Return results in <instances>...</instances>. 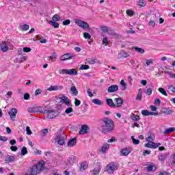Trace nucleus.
<instances>
[{
    "label": "nucleus",
    "mask_w": 175,
    "mask_h": 175,
    "mask_svg": "<svg viewBox=\"0 0 175 175\" xmlns=\"http://www.w3.org/2000/svg\"><path fill=\"white\" fill-rule=\"evenodd\" d=\"M100 126L103 131L111 132V131H114V122L109 118H103L101 119Z\"/></svg>",
    "instance_id": "nucleus-1"
},
{
    "label": "nucleus",
    "mask_w": 175,
    "mask_h": 175,
    "mask_svg": "<svg viewBox=\"0 0 175 175\" xmlns=\"http://www.w3.org/2000/svg\"><path fill=\"white\" fill-rule=\"evenodd\" d=\"M154 140H155V135L154 133H151L147 138H146V142L147 144H145V147L148 148H158L159 146H161V143H154Z\"/></svg>",
    "instance_id": "nucleus-2"
},
{
    "label": "nucleus",
    "mask_w": 175,
    "mask_h": 175,
    "mask_svg": "<svg viewBox=\"0 0 175 175\" xmlns=\"http://www.w3.org/2000/svg\"><path fill=\"white\" fill-rule=\"evenodd\" d=\"M55 101L57 103H62L63 105H66V106H70L72 103L69 98H68V96L64 94H59L57 96H56Z\"/></svg>",
    "instance_id": "nucleus-3"
},
{
    "label": "nucleus",
    "mask_w": 175,
    "mask_h": 175,
    "mask_svg": "<svg viewBox=\"0 0 175 175\" xmlns=\"http://www.w3.org/2000/svg\"><path fill=\"white\" fill-rule=\"evenodd\" d=\"M13 44L10 42H8L6 41H2L0 42V49L3 53H6L9 50H13Z\"/></svg>",
    "instance_id": "nucleus-4"
},
{
    "label": "nucleus",
    "mask_w": 175,
    "mask_h": 175,
    "mask_svg": "<svg viewBox=\"0 0 175 175\" xmlns=\"http://www.w3.org/2000/svg\"><path fill=\"white\" fill-rule=\"evenodd\" d=\"M74 22L77 25H79L80 28H82V29L90 31V25L87 22L79 18L74 19Z\"/></svg>",
    "instance_id": "nucleus-5"
},
{
    "label": "nucleus",
    "mask_w": 175,
    "mask_h": 175,
    "mask_svg": "<svg viewBox=\"0 0 175 175\" xmlns=\"http://www.w3.org/2000/svg\"><path fill=\"white\" fill-rule=\"evenodd\" d=\"M59 75H68L70 76H77L79 72L76 68L62 69L59 71Z\"/></svg>",
    "instance_id": "nucleus-6"
},
{
    "label": "nucleus",
    "mask_w": 175,
    "mask_h": 175,
    "mask_svg": "<svg viewBox=\"0 0 175 175\" xmlns=\"http://www.w3.org/2000/svg\"><path fill=\"white\" fill-rule=\"evenodd\" d=\"M118 169V166L114 163H111L105 167V170L108 173H114Z\"/></svg>",
    "instance_id": "nucleus-7"
},
{
    "label": "nucleus",
    "mask_w": 175,
    "mask_h": 175,
    "mask_svg": "<svg viewBox=\"0 0 175 175\" xmlns=\"http://www.w3.org/2000/svg\"><path fill=\"white\" fill-rule=\"evenodd\" d=\"M55 142L59 146H64L65 144V137L64 136L57 135L55 137Z\"/></svg>",
    "instance_id": "nucleus-8"
},
{
    "label": "nucleus",
    "mask_w": 175,
    "mask_h": 175,
    "mask_svg": "<svg viewBox=\"0 0 175 175\" xmlns=\"http://www.w3.org/2000/svg\"><path fill=\"white\" fill-rule=\"evenodd\" d=\"M75 57H76V55L73 53H65L60 57V59L62 61H68L72 59V58H75Z\"/></svg>",
    "instance_id": "nucleus-9"
},
{
    "label": "nucleus",
    "mask_w": 175,
    "mask_h": 175,
    "mask_svg": "<svg viewBox=\"0 0 175 175\" xmlns=\"http://www.w3.org/2000/svg\"><path fill=\"white\" fill-rule=\"evenodd\" d=\"M58 116V113L55 110H49L46 111V118L51 120Z\"/></svg>",
    "instance_id": "nucleus-10"
},
{
    "label": "nucleus",
    "mask_w": 175,
    "mask_h": 175,
    "mask_svg": "<svg viewBox=\"0 0 175 175\" xmlns=\"http://www.w3.org/2000/svg\"><path fill=\"white\" fill-rule=\"evenodd\" d=\"M64 89V86L62 85H51L49 88H47V91L50 92L53 91H61Z\"/></svg>",
    "instance_id": "nucleus-11"
},
{
    "label": "nucleus",
    "mask_w": 175,
    "mask_h": 175,
    "mask_svg": "<svg viewBox=\"0 0 175 175\" xmlns=\"http://www.w3.org/2000/svg\"><path fill=\"white\" fill-rule=\"evenodd\" d=\"M142 116H144L145 117H147L148 116H159V113L158 112H150L147 109L142 110Z\"/></svg>",
    "instance_id": "nucleus-12"
},
{
    "label": "nucleus",
    "mask_w": 175,
    "mask_h": 175,
    "mask_svg": "<svg viewBox=\"0 0 175 175\" xmlns=\"http://www.w3.org/2000/svg\"><path fill=\"white\" fill-rule=\"evenodd\" d=\"M17 109L16 108H12L10 109V111L8 112V114L11 118V120H12V121H14V118H16V116H17Z\"/></svg>",
    "instance_id": "nucleus-13"
},
{
    "label": "nucleus",
    "mask_w": 175,
    "mask_h": 175,
    "mask_svg": "<svg viewBox=\"0 0 175 175\" xmlns=\"http://www.w3.org/2000/svg\"><path fill=\"white\" fill-rule=\"evenodd\" d=\"M90 128L88 127V125L83 124L81 127V130L79 131V135H85V133H88V130Z\"/></svg>",
    "instance_id": "nucleus-14"
},
{
    "label": "nucleus",
    "mask_w": 175,
    "mask_h": 175,
    "mask_svg": "<svg viewBox=\"0 0 175 175\" xmlns=\"http://www.w3.org/2000/svg\"><path fill=\"white\" fill-rule=\"evenodd\" d=\"M67 107H68L65 109L64 113L68 117H72V116H73V108L72 107V103L70 106Z\"/></svg>",
    "instance_id": "nucleus-15"
},
{
    "label": "nucleus",
    "mask_w": 175,
    "mask_h": 175,
    "mask_svg": "<svg viewBox=\"0 0 175 175\" xmlns=\"http://www.w3.org/2000/svg\"><path fill=\"white\" fill-rule=\"evenodd\" d=\"M88 169V162L83 161L81 163V165L79 167L80 172H84V170H87Z\"/></svg>",
    "instance_id": "nucleus-16"
},
{
    "label": "nucleus",
    "mask_w": 175,
    "mask_h": 175,
    "mask_svg": "<svg viewBox=\"0 0 175 175\" xmlns=\"http://www.w3.org/2000/svg\"><path fill=\"white\" fill-rule=\"evenodd\" d=\"M90 173L92 175H99V173H100V165H97L90 171Z\"/></svg>",
    "instance_id": "nucleus-17"
},
{
    "label": "nucleus",
    "mask_w": 175,
    "mask_h": 175,
    "mask_svg": "<svg viewBox=\"0 0 175 175\" xmlns=\"http://www.w3.org/2000/svg\"><path fill=\"white\" fill-rule=\"evenodd\" d=\"M117 91H118V86L117 85H111L107 89V92L109 93L117 92Z\"/></svg>",
    "instance_id": "nucleus-18"
},
{
    "label": "nucleus",
    "mask_w": 175,
    "mask_h": 175,
    "mask_svg": "<svg viewBox=\"0 0 175 175\" xmlns=\"http://www.w3.org/2000/svg\"><path fill=\"white\" fill-rule=\"evenodd\" d=\"M15 158L14 156H12V155H7L5 158V163H11V162H14L15 161Z\"/></svg>",
    "instance_id": "nucleus-19"
},
{
    "label": "nucleus",
    "mask_w": 175,
    "mask_h": 175,
    "mask_svg": "<svg viewBox=\"0 0 175 175\" xmlns=\"http://www.w3.org/2000/svg\"><path fill=\"white\" fill-rule=\"evenodd\" d=\"M161 111L163 114H165V116H169V114H172V113H173V110H172L171 108L166 107L163 108Z\"/></svg>",
    "instance_id": "nucleus-20"
},
{
    "label": "nucleus",
    "mask_w": 175,
    "mask_h": 175,
    "mask_svg": "<svg viewBox=\"0 0 175 175\" xmlns=\"http://www.w3.org/2000/svg\"><path fill=\"white\" fill-rule=\"evenodd\" d=\"M35 165L40 170V172H42V170L44 169V161H40L37 164H35Z\"/></svg>",
    "instance_id": "nucleus-21"
},
{
    "label": "nucleus",
    "mask_w": 175,
    "mask_h": 175,
    "mask_svg": "<svg viewBox=\"0 0 175 175\" xmlns=\"http://www.w3.org/2000/svg\"><path fill=\"white\" fill-rule=\"evenodd\" d=\"M120 154L123 157H126L127 155H129V154H131V149L128 148H123L120 151Z\"/></svg>",
    "instance_id": "nucleus-22"
},
{
    "label": "nucleus",
    "mask_w": 175,
    "mask_h": 175,
    "mask_svg": "<svg viewBox=\"0 0 175 175\" xmlns=\"http://www.w3.org/2000/svg\"><path fill=\"white\" fill-rule=\"evenodd\" d=\"M106 102L107 105H108L109 107H111L112 109H116V107H117V106H116V104L114 103V102H113V100L111 98H107L106 100Z\"/></svg>",
    "instance_id": "nucleus-23"
},
{
    "label": "nucleus",
    "mask_w": 175,
    "mask_h": 175,
    "mask_svg": "<svg viewBox=\"0 0 175 175\" xmlns=\"http://www.w3.org/2000/svg\"><path fill=\"white\" fill-rule=\"evenodd\" d=\"M38 173H40V170L38 169V167L36 165H33L31 170V174L32 175H36L38 174Z\"/></svg>",
    "instance_id": "nucleus-24"
},
{
    "label": "nucleus",
    "mask_w": 175,
    "mask_h": 175,
    "mask_svg": "<svg viewBox=\"0 0 175 175\" xmlns=\"http://www.w3.org/2000/svg\"><path fill=\"white\" fill-rule=\"evenodd\" d=\"M116 100V107H121L122 106V103H124V100L121 98H115Z\"/></svg>",
    "instance_id": "nucleus-25"
},
{
    "label": "nucleus",
    "mask_w": 175,
    "mask_h": 175,
    "mask_svg": "<svg viewBox=\"0 0 175 175\" xmlns=\"http://www.w3.org/2000/svg\"><path fill=\"white\" fill-rule=\"evenodd\" d=\"M109 148H110V144H105L101 147V152L105 153L107 152L109 150Z\"/></svg>",
    "instance_id": "nucleus-26"
},
{
    "label": "nucleus",
    "mask_w": 175,
    "mask_h": 175,
    "mask_svg": "<svg viewBox=\"0 0 175 175\" xmlns=\"http://www.w3.org/2000/svg\"><path fill=\"white\" fill-rule=\"evenodd\" d=\"M76 143H77L76 138H72L68 141V147H74L76 146Z\"/></svg>",
    "instance_id": "nucleus-27"
},
{
    "label": "nucleus",
    "mask_w": 175,
    "mask_h": 175,
    "mask_svg": "<svg viewBox=\"0 0 175 175\" xmlns=\"http://www.w3.org/2000/svg\"><path fill=\"white\" fill-rule=\"evenodd\" d=\"M48 58H49V61H50L51 62H55V60L57 58V53H53L51 55L48 57Z\"/></svg>",
    "instance_id": "nucleus-28"
},
{
    "label": "nucleus",
    "mask_w": 175,
    "mask_h": 175,
    "mask_svg": "<svg viewBox=\"0 0 175 175\" xmlns=\"http://www.w3.org/2000/svg\"><path fill=\"white\" fill-rule=\"evenodd\" d=\"M48 24H50L51 27H53V28H59V23L57 22H54L53 21H49Z\"/></svg>",
    "instance_id": "nucleus-29"
},
{
    "label": "nucleus",
    "mask_w": 175,
    "mask_h": 175,
    "mask_svg": "<svg viewBox=\"0 0 175 175\" xmlns=\"http://www.w3.org/2000/svg\"><path fill=\"white\" fill-rule=\"evenodd\" d=\"M92 103L94 105H97L98 106H102L103 105V101L98 99V98H94L92 100Z\"/></svg>",
    "instance_id": "nucleus-30"
},
{
    "label": "nucleus",
    "mask_w": 175,
    "mask_h": 175,
    "mask_svg": "<svg viewBox=\"0 0 175 175\" xmlns=\"http://www.w3.org/2000/svg\"><path fill=\"white\" fill-rule=\"evenodd\" d=\"M70 91L73 96H77V95L79 94V92H77V90L76 89V86H72L70 88Z\"/></svg>",
    "instance_id": "nucleus-31"
},
{
    "label": "nucleus",
    "mask_w": 175,
    "mask_h": 175,
    "mask_svg": "<svg viewBox=\"0 0 175 175\" xmlns=\"http://www.w3.org/2000/svg\"><path fill=\"white\" fill-rule=\"evenodd\" d=\"M147 169L148 172H155V170L157 169V167H155V165L150 164L148 165Z\"/></svg>",
    "instance_id": "nucleus-32"
},
{
    "label": "nucleus",
    "mask_w": 175,
    "mask_h": 175,
    "mask_svg": "<svg viewBox=\"0 0 175 175\" xmlns=\"http://www.w3.org/2000/svg\"><path fill=\"white\" fill-rule=\"evenodd\" d=\"M28 111L29 113H38V106L29 108Z\"/></svg>",
    "instance_id": "nucleus-33"
},
{
    "label": "nucleus",
    "mask_w": 175,
    "mask_h": 175,
    "mask_svg": "<svg viewBox=\"0 0 175 175\" xmlns=\"http://www.w3.org/2000/svg\"><path fill=\"white\" fill-rule=\"evenodd\" d=\"M159 92H160V94H162V95H163L164 96H167V93L166 92V90H165V88H159L158 89Z\"/></svg>",
    "instance_id": "nucleus-34"
},
{
    "label": "nucleus",
    "mask_w": 175,
    "mask_h": 175,
    "mask_svg": "<svg viewBox=\"0 0 175 175\" xmlns=\"http://www.w3.org/2000/svg\"><path fill=\"white\" fill-rule=\"evenodd\" d=\"M142 89H139L138 90V94L135 98L136 100H142Z\"/></svg>",
    "instance_id": "nucleus-35"
},
{
    "label": "nucleus",
    "mask_w": 175,
    "mask_h": 175,
    "mask_svg": "<svg viewBox=\"0 0 175 175\" xmlns=\"http://www.w3.org/2000/svg\"><path fill=\"white\" fill-rule=\"evenodd\" d=\"M168 92H172V94H175V86L173 85H170L167 86Z\"/></svg>",
    "instance_id": "nucleus-36"
},
{
    "label": "nucleus",
    "mask_w": 175,
    "mask_h": 175,
    "mask_svg": "<svg viewBox=\"0 0 175 175\" xmlns=\"http://www.w3.org/2000/svg\"><path fill=\"white\" fill-rule=\"evenodd\" d=\"M135 51H137V53H139V54H144L145 51L144 49L139 48V47H134Z\"/></svg>",
    "instance_id": "nucleus-37"
},
{
    "label": "nucleus",
    "mask_w": 175,
    "mask_h": 175,
    "mask_svg": "<svg viewBox=\"0 0 175 175\" xmlns=\"http://www.w3.org/2000/svg\"><path fill=\"white\" fill-rule=\"evenodd\" d=\"M20 29L21 31H28V29H29V25L27 24L22 25H21Z\"/></svg>",
    "instance_id": "nucleus-38"
},
{
    "label": "nucleus",
    "mask_w": 175,
    "mask_h": 175,
    "mask_svg": "<svg viewBox=\"0 0 175 175\" xmlns=\"http://www.w3.org/2000/svg\"><path fill=\"white\" fill-rule=\"evenodd\" d=\"M175 131V127H170L164 131V133L167 134V133H172V132Z\"/></svg>",
    "instance_id": "nucleus-39"
},
{
    "label": "nucleus",
    "mask_w": 175,
    "mask_h": 175,
    "mask_svg": "<svg viewBox=\"0 0 175 175\" xmlns=\"http://www.w3.org/2000/svg\"><path fill=\"white\" fill-rule=\"evenodd\" d=\"M21 155H27L28 154V150L27 149V147L23 146L21 150Z\"/></svg>",
    "instance_id": "nucleus-40"
},
{
    "label": "nucleus",
    "mask_w": 175,
    "mask_h": 175,
    "mask_svg": "<svg viewBox=\"0 0 175 175\" xmlns=\"http://www.w3.org/2000/svg\"><path fill=\"white\" fill-rule=\"evenodd\" d=\"M120 85L122 87V91H125V90H126V83H125V81L122 80L120 81Z\"/></svg>",
    "instance_id": "nucleus-41"
},
{
    "label": "nucleus",
    "mask_w": 175,
    "mask_h": 175,
    "mask_svg": "<svg viewBox=\"0 0 175 175\" xmlns=\"http://www.w3.org/2000/svg\"><path fill=\"white\" fill-rule=\"evenodd\" d=\"M59 20H61V17L57 14L52 17V21L57 22L59 21Z\"/></svg>",
    "instance_id": "nucleus-42"
},
{
    "label": "nucleus",
    "mask_w": 175,
    "mask_h": 175,
    "mask_svg": "<svg viewBox=\"0 0 175 175\" xmlns=\"http://www.w3.org/2000/svg\"><path fill=\"white\" fill-rule=\"evenodd\" d=\"M131 118L133 121H139V120H140V117L135 114H133Z\"/></svg>",
    "instance_id": "nucleus-43"
},
{
    "label": "nucleus",
    "mask_w": 175,
    "mask_h": 175,
    "mask_svg": "<svg viewBox=\"0 0 175 175\" xmlns=\"http://www.w3.org/2000/svg\"><path fill=\"white\" fill-rule=\"evenodd\" d=\"M138 5L140 8H144L146 5V2L144 0H139L138 2Z\"/></svg>",
    "instance_id": "nucleus-44"
},
{
    "label": "nucleus",
    "mask_w": 175,
    "mask_h": 175,
    "mask_svg": "<svg viewBox=\"0 0 175 175\" xmlns=\"http://www.w3.org/2000/svg\"><path fill=\"white\" fill-rule=\"evenodd\" d=\"M154 64V59H148L146 60L145 65H147L148 66L150 65H152Z\"/></svg>",
    "instance_id": "nucleus-45"
},
{
    "label": "nucleus",
    "mask_w": 175,
    "mask_h": 175,
    "mask_svg": "<svg viewBox=\"0 0 175 175\" xmlns=\"http://www.w3.org/2000/svg\"><path fill=\"white\" fill-rule=\"evenodd\" d=\"M38 113H46V107H38Z\"/></svg>",
    "instance_id": "nucleus-46"
},
{
    "label": "nucleus",
    "mask_w": 175,
    "mask_h": 175,
    "mask_svg": "<svg viewBox=\"0 0 175 175\" xmlns=\"http://www.w3.org/2000/svg\"><path fill=\"white\" fill-rule=\"evenodd\" d=\"M120 55H122V57H124V58H128V57H129V53L128 52H125L124 51H122L121 53H120Z\"/></svg>",
    "instance_id": "nucleus-47"
},
{
    "label": "nucleus",
    "mask_w": 175,
    "mask_h": 175,
    "mask_svg": "<svg viewBox=\"0 0 175 175\" xmlns=\"http://www.w3.org/2000/svg\"><path fill=\"white\" fill-rule=\"evenodd\" d=\"M80 70H87L88 69H90V66L88 65H81L80 67Z\"/></svg>",
    "instance_id": "nucleus-48"
},
{
    "label": "nucleus",
    "mask_w": 175,
    "mask_h": 175,
    "mask_svg": "<svg viewBox=\"0 0 175 175\" xmlns=\"http://www.w3.org/2000/svg\"><path fill=\"white\" fill-rule=\"evenodd\" d=\"M108 43H110V40H109V38H107V37L104 38L103 39V44L107 46Z\"/></svg>",
    "instance_id": "nucleus-49"
},
{
    "label": "nucleus",
    "mask_w": 175,
    "mask_h": 175,
    "mask_svg": "<svg viewBox=\"0 0 175 175\" xmlns=\"http://www.w3.org/2000/svg\"><path fill=\"white\" fill-rule=\"evenodd\" d=\"M131 140L133 141V144H139V143H140V141L135 139L133 136H131Z\"/></svg>",
    "instance_id": "nucleus-50"
},
{
    "label": "nucleus",
    "mask_w": 175,
    "mask_h": 175,
    "mask_svg": "<svg viewBox=\"0 0 175 175\" xmlns=\"http://www.w3.org/2000/svg\"><path fill=\"white\" fill-rule=\"evenodd\" d=\"M126 14H128V16H132L135 14V12L132 10H126Z\"/></svg>",
    "instance_id": "nucleus-51"
},
{
    "label": "nucleus",
    "mask_w": 175,
    "mask_h": 175,
    "mask_svg": "<svg viewBox=\"0 0 175 175\" xmlns=\"http://www.w3.org/2000/svg\"><path fill=\"white\" fill-rule=\"evenodd\" d=\"M145 94H146V95H151L152 94V89L151 88H148L146 91H145Z\"/></svg>",
    "instance_id": "nucleus-52"
},
{
    "label": "nucleus",
    "mask_w": 175,
    "mask_h": 175,
    "mask_svg": "<svg viewBox=\"0 0 175 175\" xmlns=\"http://www.w3.org/2000/svg\"><path fill=\"white\" fill-rule=\"evenodd\" d=\"M41 133H42V136H46V135H47V133H49V130H47L46 129H44L41 131Z\"/></svg>",
    "instance_id": "nucleus-53"
},
{
    "label": "nucleus",
    "mask_w": 175,
    "mask_h": 175,
    "mask_svg": "<svg viewBox=\"0 0 175 175\" xmlns=\"http://www.w3.org/2000/svg\"><path fill=\"white\" fill-rule=\"evenodd\" d=\"M42 89H37V90L35 91V95H36V96H38V95H40V94H42Z\"/></svg>",
    "instance_id": "nucleus-54"
},
{
    "label": "nucleus",
    "mask_w": 175,
    "mask_h": 175,
    "mask_svg": "<svg viewBox=\"0 0 175 175\" xmlns=\"http://www.w3.org/2000/svg\"><path fill=\"white\" fill-rule=\"evenodd\" d=\"M151 154V150H144L143 152V155L146 157V155H150Z\"/></svg>",
    "instance_id": "nucleus-55"
},
{
    "label": "nucleus",
    "mask_w": 175,
    "mask_h": 175,
    "mask_svg": "<svg viewBox=\"0 0 175 175\" xmlns=\"http://www.w3.org/2000/svg\"><path fill=\"white\" fill-rule=\"evenodd\" d=\"M166 73L169 75V77L170 79H175V73H172V72H167Z\"/></svg>",
    "instance_id": "nucleus-56"
},
{
    "label": "nucleus",
    "mask_w": 175,
    "mask_h": 175,
    "mask_svg": "<svg viewBox=\"0 0 175 175\" xmlns=\"http://www.w3.org/2000/svg\"><path fill=\"white\" fill-rule=\"evenodd\" d=\"M154 105L156 106H159L161 105V100L159 98H156L154 100Z\"/></svg>",
    "instance_id": "nucleus-57"
},
{
    "label": "nucleus",
    "mask_w": 175,
    "mask_h": 175,
    "mask_svg": "<svg viewBox=\"0 0 175 175\" xmlns=\"http://www.w3.org/2000/svg\"><path fill=\"white\" fill-rule=\"evenodd\" d=\"M31 49L29 47H24L23 48V52L24 53H31Z\"/></svg>",
    "instance_id": "nucleus-58"
},
{
    "label": "nucleus",
    "mask_w": 175,
    "mask_h": 175,
    "mask_svg": "<svg viewBox=\"0 0 175 175\" xmlns=\"http://www.w3.org/2000/svg\"><path fill=\"white\" fill-rule=\"evenodd\" d=\"M83 38H85V39H91V36L88 33H84Z\"/></svg>",
    "instance_id": "nucleus-59"
},
{
    "label": "nucleus",
    "mask_w": 175,
    "mask_h": 175,
    "mask_svg": "<svg viewBox=\"0 0 175 175\" xmlns=\"http://www.w3.org/2000/svg\"><path fill=\"white\" fill-rule=\"evenodd\" d=\"M26 132H27V135H32V131H31V129L28 126L26 127Z\"/></svg>",
    "instance_id": "nucleus-60"
},
{
    "label": "nucleus",
    "mask_w": 175,
    "mask_h": 175,
    "mask_svg": "<svg viewBox=\"0 0 175 175\" xmlns=\"http://www.w3.org/2000/svg\"><path fill=\"white\" fill-rule=\"evenodd\" d=\"M81 102L79 99L75 98V105L76 107L81 105Z\"/></svg>",
    "instance_id": "nucleus-61"
},
{
    "label": "nucleus",
    "mask_w": 175,
    "mask_h": 175,
    "mask_svg": "<svg viewBox=\"0 0 175 175\" xmlns=\"http://www.w3.org/2000/svg\"><path fill=\"white\" fill-rule=\"evenodd\" d=\"M100 29L103 32H107V31H109V29L106 26H102Z\"/></svg>",
    "instance_id": "nucleus-62"
},
{
    "label": "nucleus",
    "mask_w": 175,
    "mask_h": 175,
    "mask_svg": "<svg viewBox=\"0 0 175 175\" xmlns=\"http://www.w3.org/2000/svg\"><path fill=\"white\" fill-rule=\"evenodd\" d=\"M150 108L152 111H157L158 110V108L155 105H150Z\"/></svg>",
    "instance_id": "nucleus-63"
},
{
    "label": "nucleus",
    "mask_w": 175,
    "mask_h": 175,
    "mask_svg": "<svg viewBox=\"0 0 175 175\" xmlns=\"http://www.w3.org/2000/svg\"><path fill=\"white\" fill-rule=\"evenodd\" d=\"M0 141L1 142H8V137L5 136H0Z\"/></svg>",
    "instance_id": "nucleus-64"
}]
</instances>
